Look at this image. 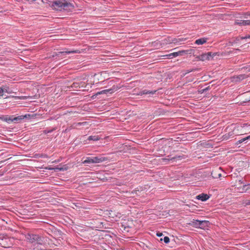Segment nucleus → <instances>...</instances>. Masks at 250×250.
<instances>
[{"mask_svg": "<svg viewBox=\"0 0 250 250\" xmlns=\"http://www.w3.org/2000/svg\"><path fill=\"white\" fill-rule=\"evenodd\" d=\"M225 54H226V53L224 52V53H222L221 55L222 56H223Z\"/></svg>", "mask_w": 250, "mask_h": 250, "instance_id": "79ce46f5", "label": "nucleus"}, {"mask_svg": "<svg viewBox=\"0 0 250 250\" xmlns=\"http://www.w3.org/2000/svg\"><path fill=\"white\" fill-rule=\"evenodd\" d=\"M210 88H211V87H210V86H208L204 89L198 90V93L202 94V93L210 90Z\"/></svg>", "mask_w": 250, "mask_h": 250, "instance_id": "4be33fe9", "label": "nucleus"}, {"mask_svg": "<svg viewBox=\"0 0 250 250\" xmlns=\"http://www.w3.org/2000/svg\"><path fill=\"white\" fill-rule=\"evenodd\" d=\"M186 157L184 155H176L174 157H171V160L172 161H176L178 160H181L184 158H186Z\"/></svg>", "mask_w": 250, "mask_h": 250, "instance_id": "a211bd4d", "label": "nucleus"}, {"mask_svg": "<svg viewBox=\"0 0 250 250\" xmlns=\"http://www.w3.org/2000/svg\"><path fill=\"white\" fill-rule=\"evenodd\" d=\"M100 139L98 136H90L88 137L87 140L89 141H98Z\"/></svg>", "mask_w": 250, "mask_h": 250, "instance_id": "412c9836", "label": "nucleus"}, {"mask_svg": "<svg viewBox=\"0 0 250 250\" xmlns=\"http://www.w3.org/2000/svg\"><path fill=\"white\" fill-rule=\"evenodd\" d=\"M105 160V158L102 157H87L83 162V164L99 163Z\"/></svg>", "mask_w": 250, "mask_h": 250, "instance_id": "39448f33", "label": "nucleus"}, {"mask_svg": "<svg viewBox=\"0 0 250 250\" xmlns=\"http://www.w3.org/2000/svg\"><path fill=\"white\" fill-rule=\"evenodd\" d=\"M80 53V51L78 50H73L71 51H60L58 52H55L52 55V58L57 59L58 57H61L62 55H64L66 54H69L71 53Z\"/></svg>", "mask_w": 250, "mask_h": 250, "instance_id": "423d86ee", "label": "nucleus"}, {"mask_svg": "<svg viewBox=\"0 0 250 250\" xmlns=\"http://www.w3.org/2000/svg\"><path fill=\"white\" fill-rule=\"evenodd\" d=\"M235 24H238L239 25H250V20H241L240 22L235 21Z\"/></svg>", "mask_w": 250, "mask_h": 250, "instance_id": "ddd939ff", "label": "nucleus"}, {"mask_svg": "<svg viewBox=\"0 0 250 250\" xmlns=\"http://www.w3.org/2000/svg\"><path fill=\"white\" fill-rule=\"evenodd\" d=\"M79 88H81V87H86V85L85 84V83L83 82H79Z\"/></svg>", "mask_w": 250, "mask_h": 250, "instance_id": "c85d7f7f", "label": "nucleus"}, {"mask_svg": "<svg viewBox=\"0 0 250 250\" xmlns=\"http://www.w3.org/2000/svg\"><path fill=\"white\" fill-rule=\"evenodd\" d=\"M250 39V35L246 36L245 37H241V39Z\"/></svg>", "mask_w": 250, "mask_h": 250, "instance_id": "72a5a7b5", "label": "nucleus"}, {"mask_svg": "<svg viewBox=\"0 0 250 250\" xmlns=\"http://www.w3.org/2000/svg\"><path fill=\"white\" fill-rule=\"evenodd\" d=\"M245 141V138H243V139H242L241 140H240L238 141L237 142V143H236V144L237 145H239L240 144L242 143V142H244Z\"/></svg>", "mask_w": 250, "mask_h": 250, "instance_id": "2f4dec72", "label": "nucleus"}, {"mask_svg": "<svg viewBox=\"0 0 250 250\" xmlns=\"http://www.w3.org/2000/svg\"><path fill=\"white\" fill-rule=\"evenodd\" d=\"M241 37H237V38H236L235 42H238V41L241 40L242 39H241Z\"/></svg>", "mask_w": 250, "mask_h": 250, "instance_id": "c9c22d12", "label": "nucleus"}, {"mask_svg": "<svg viewBox=\"0 0 250 250\" xmlns=\"http://www.w3.org/2000/svg\"><path fill=\"white\" fill-rule=\"evenodd\" d=\"M157 236L161 237L162 236L163 233L162 232H158L156 233Z\"/></svg>", "mask_w": 250, "mask_h": 250, "instance_id": "f704fd0d", "label": "nucleus"}, {"mask_svg": "<svg viewBox=\"0 0 250 250\" xmlns=\"http://www.w3.org/2000/svg\"><path fill=\"white\" fill-rule=\"evenodd\" d=\"M208 39L206 38H202L197 39L195 41V43L198 45L203 44L207 42Z\"/></svg>", "mask_w": 250, "mask_h": 250, "instance_id": "4468645a", "label": "nucleus"}, {"mask_svg": "<svg viewBox=\"0 0 250 250\" xmlns=\"http://www.w3.org/2000/svg\"><path fill=\"white\" fill-rule=\"evenodd\" d=\"M156 90H154V91H150V90H146V89H145L144 90H143L142 91H141V94H154L156 93Z\"/></svg>", "mask_w": 250, "mask_h": 250, "instance_id": "aec40b11", "label": "nucleus"}, {"mask_svg": "<svg viewBox=\"0 0 250 250\" xmlns=\"http://www.w3.org/2000/svg\"><path fill=\"white\" fill-rule=\"evenodd\" d=\"M240 50L239 49H233V50Z\"/></svg>", "mask_w": 250, "mask_h": 250, "instance_id": "49530a36", "label": "nucleus"}, {"mask_svg": "<svg viewBox=\"0 0 250 250\" xmlns=\"http://www.w3.org/2000/svg\"><path fill=\"white\" fill-rule=\"evenodd\" d=\"M13 238H9L7 236L0 237V246L5 248H10L13 245Z\"/></svg>", "mask_w": 250, "mask_h": 250, "instance_id": "7ed1b4c3", "label": "nucleus"}, {"mask_svg": "<svg viewBox=\"0 0 250 250\" xmlns=\"http://www.w3.org/2000/svg\"><path fill=\"white\" fill-rule=\"evenodd\" d=\"M247 205H250V200L248 201V202L247 203Z\"/></svg>", "mask_w": 250, "mask_h": 250, "instance_id": "a19ab883", "label": "nucleus"}, {"mask_svg": "<svg viewBox=\"0 0 250 250\" xmlns=\"http://www.w3.org/2000/svg\"><path fill=\"white\" fill-rule=\"evenodd\" d=\"M39 250H45V249L44 250V249H39Z\"/></svg>", "mask_w": 250, "mask_h": 250, "instance_id": "09e8293b", "label": "nucleus"}, {"mask_svg": "<svg viewBox=\"0 0 250 250\" xmlns=\"http://www.w3.org/2000/svg\"><path fill=\"white\" fill-rule=\"evenodd\" d=\"M219 56V52H214L212 53L211 52H208L207 53L203 54L199 56L197 58L199 60H201L202 61H204L206 60H209L210 58H213L215 56Z\"/></svg>", "mask_w": 250, "mask_h": 250, "instance_id": "20e7f679", "label": "nucleus"}, {"mask_svg": "<svg viewBox=\"0 0 250 250\" xmlns=\"http://www.w3.org/2000/svg\"><path fill=\"white\" fill-rule=\"evenodd\" d=\"M79 82H74L71 85V87L72 88H79Z\"/></svg>", "mask_w": 250, "mask_h": 250, "instance_id": "393cba45", "label": "nucleus"}, {"mask_svg": "<svg viewBox=\"0 0 250 250\" xmlns=\"http://www.w3.org/2000/svg\"><path fill=\"white\" fill-rule=\"evenodd\" d=\"M168 158H162L161 160L163 163H165L166 164L168 163L171 160V157H170L169 155L167 156Z\"/></svg>", "mask_w": 250, "mask_h": 250, "instance_id": "b1692460", "label": "nucleus"}, {"mask_svg": "<svg viewBox=\"0 0 250 250\" xmlns=\"http://www.w3.org/2000/svg\"><path fill=\"white\" fill-rule=\"evenodd\" d=\"M164 241L166 244H167L169 242V238L168 236H165L164 238Z\"/></svg>", "mask_w": 250, "mask_h": 250, "instance_id": "c756f323", "label": "nucleus"}, {"mask_svg": "<svg viewBox=\"0 0 250 250\" xmlns=\"http://www.w3.org/2000/svg\"><path fill=\"white\" fill-rule=\"evenodd\" d=\"M25 237L31 243L37 242L38 244L42 245L43 242L42 237L38 234L27 233Z\"/></svg>", "mask_w": 250, "mask_h": 250, "instance_id": "f03ea898", "label": "nucleus"}, {"mask_svg": "<svg viewBox=\"0 0 250 250\" xmlns=\"http://www.w3.org/2000/svg\"><path fill=\"white\" fill-rule=\"evenodd\" d=\"M218 176H219V177H220L221 176V174H219Z\"/></svg>", "mask_w": 250, "mask_h": 250, "instance_id": "de8ad7c7", "label": "nucleus"}, {"mask_svg": "<svg viewBox=\"0 0 250 250\" xmlns=\"http://www.w3.org/2000/svg\"><path fill=\"white\" fill-rule=\"evenodd\" d=\"M86 123V122H83V123H74L73 125H72L70 127H68L65 129L64 131V132H67L69 131H70L71 128H76L78 126H80L82 125H84Z\"/></svg>", "mask_w": 250, "mask_h": 250, "instance_id": "9b49d317", "label": "nucleus"}, {"mask_svg": "<svg viewBox=\"0 0 250 250\" xmlns=\"http://www.w3.org/2000/svg\"><path fill=\"white\" fill-rule=\"evenodd\" d=\"M209 222L208 221H199V228L200 229H204L206 227L208 226V224Z\"/></svg>", "mask_w": 250, "mask_h": 250, "instance_id": "2eb2a0df", "label": "nucleus"}, {"mask_svg": "<svg viewBox=\"0 0 250 250\" xmlns=\"http://www.w3.org/2000/svg\"><path fill=\"white\" fill-rule=\"evenodd\" d=\"M184 41L183 39H176V38L171 39V42L174 43L181 42V41Z\"/></svg>", "mask_w": 250, "mask_h": 250, "instance_id": "a878e982", "label": "nucleus"}, {"mask_svg": "<svg viewBox=\"0 0 250 250\" xmlns=\"http://www.w3.org/2000/svg\"><path fill=\"white\" fill-rule=\"evenodd\" d=\"M33 157L35 158H48V156L46 154L36 153L34 154Z\"/></svg>", "mask_w": 250, "mask_h": 250, "instance_id": "6ab92c4d", "label": "nucleus"}, {"mask_svg": "<svg viewBox=\"0 0 250 250\" xmlns=\"http://www.w3.org/2000/svg\"><path fill=\"white\" fill-rule=\"evenodd\" d=\"M199 220H193L192 221H191L189 223H188V225L192 227L199 228Z\"/></svg>", "mask_w": 250, "mask_h": 250, "instance_id": "f8f14e48", "label": "nucleus"}, {"mask_svg": "<svg viewBox=\"0 0 250 250\" xmlns=\"http://www.w3.org/2000/svg\"><path fill=\"white\" fill-rule=\"evenodd\" d=\"M57 128L56 127H54L52 129H45L44 130H43V133L44 134H48V133H51L52 132V131H53L54 130H56Z\"/></svg>", "mask_w": 250, "mask_h": 250, "instance_id": "bb28decb", "label": "nucleus"}, {"mask_svg": "<svg viewBox=\"0 0 250 250\" xmlns=\"http://www.w3.org/2000/svg\"><path fill=\"white\" fill-rule=\"evenodd\" d=\"M27 115H21L16 117H14V116H13V122L15 123H20L22 120L27 117Z\"/></svg>", "mask_w": 250, "mask_h": 250, "instance_id": "9d476101", "label": "nucleus"}, {"mask_svg": "<svg viewBox=\"0 0 250 250\" xmlns=\"http://www.w3.org/2000/svg\"><path fill=\"white\" fill-rule=\"evenodd\" d=\"M4 89L2 87H0V97L3 95V92H4Z\"/></svg>", "mask_w": 250, "mask_h": 250, "instance_id": "7c9ffc66", "label": "nucleus"}, {"mask_svg": "<svg viewBox=\"0 0 250 250\" xmlns=\"http://www.w3.org/2000/svg\"><path fill=\"white\" fill-rule=\"evenodd\" d=\"M232 52H233V51H230L228 52V54L232 53Z\"/></svg>", "mask_w": 250, "mask_h": 250, "instance_id": "a18cd8bd", "label": "nucleus"}, {"mask_svg": "<svg viewBox=\"0 0 250 250\" xmlns=\"http://www.w3.org/2000/svg\"><path fill=\"white\" fill-rule=\"evenodd\" d=\"M119 89V87L117 86L113 85L111 88L105 89L102 90L101 91L98 92L96 95H101V94H112L114 93L115 91H117Z\"/></svg>", "mask_w": 250, "mask_h": 250, "instance_id": "0eeeda50", "label": "nucleus"}, {"mask_svg": "<svg viewBox=\"0 0 250 250\" xmlns=\"http://www.w3.org/2000/svg\"><path fill=\"white\" fill-rule=\"evenodd\" d=\"M167 42L170 43L171 42V39L170 37L167 38Z\"/></svg>", "mask_w": 250, "mask_h": 250, "instance_id": "e433bc0d", "label": "nucleus"}, {"mask_svg": "<svg viewBox=\"0 0 250 250\" xmlns=\"http://www.w3.org/2000/svg\"><path fill=\"white\" fill-rule=\"evenodd\" d=\"M244 138L245 139V141L247 140H250V135H249V136H248L247 137Z\"/></svg>", "mask_w": 250, "mask_h": 250, "instance_id": "58836bf2", "label": "nucleus"}, {"mask_svg": "<svg viewBox=\"0 0 250 250\" xmlns=\"http://www.w3.org/2000/svg\"><path fill=\"white\" fill-rule=\"evenodd\" d=\"M248 76L246 74H241L233 77V81L236 82H239L247 78Z\"/></svg>", "mask_w": 250, "mask_h": 250, "instance_id": "1a4fd4ad", "label": "nucleus"}, {"mask_svg": "<svg viewBox=\"0 0 250 250\" xmlns=\"http://www.w3.org/2000/svg\"><path fill=\"white\" fill-rule=\"evenodd\" d=\"M4 89L5 90L4 92H6L8 93H11L10 91H8L6 89Z\"/></svg>", "mask_w": 250, "mask_h": 250, "instance_id": "ea45409f", "label": "nucleus"}, {"mask_svg": "<svg viewBox=\"0 0 250 250\" xmlns=\"http://www.w3.org/2000/svg\"><path fill=\"white\" fill-rule=\"evenodd\" d=\"M14 98L15 99L25 100V99H26V96H15Z\"/></svg>", "mask_w": 250, "mask_h": 250, "instance_id": "cd10ccee", "label": "nucleus"}, {"mask_svg": "<svg viewBox=\"0 0 250 250\" xmlns=\"http://www.w3.org/2000/svg\"><path fill=\"white\" fill-rule=\"evenodd\" d=\"M69 6L73 7L72 4L69 2H67L66 0H56L52 2L51 7L56 10H60L62 8L65 9Z\"/></svg>", "mask_w": 250, "mask_h": 250, "instance_id": "f257e3e1", "label": "nucleus"}, {"mask_svg": "<svg viewBox=\"0 0 250 250\" xmlns=\"http://www.w3.org/2000/svg\"><path fill=\"white\" fill-rule=\"evenodd\" d=\"M246 15H247V16H250V13H246Z\"/></svg>", "mask_w": 250, "mask_h": 250, "instance_id": "37998d69", "label": "nucleus"}, {"mask_svg": "<svg viewBox=\"0 0 250 250\" xmlns=\"http://www.w3.org/2000/svg\"><path fill=\"white\" fill-rule=\"evenodd\" d=\"M234 134L233 131L229 132L228 134H225L224 136V139H229L231 136Z\"/></svg>", "mask_w": 250, "mask_h": 250, "instance_id": "5701e85b", "label": "nucleus"}, {"mask_svg": "<svg viewBox=\"0 0 250 250\" xmlns=\"http://www.w3.org/2000/svg\"><path fill=\"white\" fill-rule=\"evenodd\" d=\"M3 121L6 122L8 123L13 122V116H5L0 118Z\"/></svg>", "mask_w": 250, "mask_h": 250, "instance_id": "f3484780", "label": "nucleus"}, {"mask_svg": "<svg viewBox=\"0 0 250 250\" xmlns=\"http://www.w3.org/2000/svg\"><path fill=\"white\" fill-rule=\"evenodd\" d=\"M247 125V124H243V126L242 127H245V125Z\"/></svg>", "mask_w": 250, "mask_h": 250, "instance_id": "c03bdc74", "label": "nucleus"}, {"mask_svg": "<svg viewBox=\"0 0 250 250\" xmlns=\"http://www.w3.org/2000/svg\"><path fill=\"white\" fill-rule=\"evenodd\" d=\"M45 250H52L51 249H45Z\"/></svg>", "mask_w": 250, "mask_h": 250, "instance_id": "8fccbe9b", "label": "nucleus"}, {"mask_svg": "<svg viewBox=\"0 0 250 250\" xmlns=\"http://www.w3.org/2000/svg\"><path fill=\"white\" fill-rule=\"evenodd\" d=\"M209 198V196L207 194L202 193L196 197V199L201 200L202 201H206Z\"/></svg>", "mask_w": 250, "mask_h": 250, "instance_id": "6e6552de", "label": "nucleus"}, {"mask_svg": "<svg viewBox=\"0 0 250 250\" xmlns=\"http://www.w3.org/2000/svg\"><path fill=\"white\" fill-rule=\"evenodd\" d=\"M186 53V51L184 50L180 51L177 52H174L171 54H169V55H167V56L170 57L171 56L173 57H177L178 55H183L184 54Z\"/></svg>", "mask_w": 250, "mask_h": 250, "instance_id": "dca6fc26", "label": "nucleus"}, {"mask_svg": "<svg viewBox=\"0 0 250 250\" xmlns=\"http://www.w3.org/2000/svg\"><path fill=\"white\" fill-rule=\"evenodd\" d=\"M196 70V69H192L188 70H187L186 73L184 75L185 76L186 74H188L189 72L195 71Z\"/></svg>", "mask_w": 250, "mask_h": 250, "instance_id": "473e14b6", "label": "nucleus"}, {"mask_svg": "<svg viewBox=\"0 0 250 250\" xmlns=\"http://www.w3.org/2000/svg\"><path fill=\"white\" fill-rule=\"evenodd\" d=\"M55 169H57V170H62L63 169V168H61V167L60 168V167H57L55 168Z\"/></svg>", "mask_w": 250, "mask_h": 250, "instance_id": "4c0bfd02", "label": "nucleus"}]
</instances>
